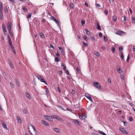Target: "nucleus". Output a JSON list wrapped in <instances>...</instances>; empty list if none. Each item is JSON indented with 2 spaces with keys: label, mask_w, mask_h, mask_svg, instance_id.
I'll list each match as a JSON object with an SVG mask.
<instances>
[{
  "label": "nucleus",
  "mask_w": 135,
  "mask_h": 135,
  "mask_svg": "<svg viewBox=\"0 0 135 135\" xmlns=\"http://www.w3.org/2000/svg\"><path fill=\"white\" fill-rule=\"evenodd\" d=\"M40 35L41 37L42 38H44V36L43 34L42 33H40Z\"/></svg>",
  "instance_id": "e433bc0d"
},
{
  "label": "nucleus",
  "mask_w": 135,
  "mask_h": 135,
  "mask_svg": "<svg viewBox=\"0 0 135 135\" xmlns=\"http://www.w3.org/2000/svg\"><path fill=\"white\" fill-rule=\"evenodd\" d=\"M121 59H122L123 60H124V56L122 53L121 54Z\"/></svg>",
  "instance_id": "473e14b6"
},
{
  "label": "nucleus",
  "mask_w": 135,
  "mask_h": 135,
  "mask_svg": "<svg viewBox=\"0 0 135 135\" xmlns=\"http://www.w3.org/2000/svg\"><path fill=\"white\" fill-rule=\"evenodd\" d=\"M85 31L86 32V33L87 35H89L90 34V32L88 30L86 29L85 30Z\"/></svg>",
  "instance_id": "393cba45"
},
{
  "label": "nucleus",
  "mask_w": 135,
  "mask_h": 135,
  "mask_svg": "<svg viewBox=\"0 0 135 135\" xmlns=\"http://www.w3.org/2000/svg\"><path fill=\"white\" fill-rule=\"evenodd\" d=\"M3 7H2V3H0V12H1L3 11Z\"/></svg>",
  "instance_id": "dca6fc26"
},
{
  "label": "nucleus",
  "mask_w": 135,
  "mask_h": 135,
  "mask_svg": "<svg viewBox=\"0 0 135 135\" xmlns=\"http://www.w3.org/2000/svg\"><path fill=\"white\" fill-rule=\"evenodd\" d=\"M86 118V116L85 115H80L79 116V118L81 119H83Z\"/></svg>",
  "instance_id": "2eb2a0df"
},
{
  "label": "nucleus",
  "mask_w": 135,
  "mask_h": 135,
  "mask_svg": "<svg viewBox=\"0 0 135 135\" xmlns=\"http://www.w3.org/2000/svg\"><path fill=\"white\" fill-rule=\"evenodd\" d=\"M22 8L24 12H27V9L25 6H23L22 7Z\"/></svg>",
  "instance_id": "412c9836"
},
{
  "label": "nucleus",
  "mask_w": 135,
  "mask_h": 135,
  "mask_svg": "<svg viewBox=\"0 0 135 135\" xmlns=\"http://www.w3.org/2000/svg\"><path fill=\"white\" fill-rule=\"evenodd\" d=\"M44 117L45 118L50 121H52L53 120L52 117L51 116L46 115L44 116Z\"/></svg>",
  "instance_id": "39448f33"
},
{
  "label": "nucleus",
  "mask_w": 135,
  "mask_h": 135,
  "mask_svg": "<svg viewBox=\"0 0 135 135\" xmlns=\"http://www.w3.org/2000/svg\"><path fill=\"white\" fill-rule=\"evenodd\" d=\"M129 120L130 121H133V119L131 116L129 117Z\"/></svg>",
  "instance_id": "c03bdc74"
},
{
  "label": "nucleus",
  "mask_w": 135,
  "mask_h": 135,
  "mask_svg": "<svg viewBox=\"0 0 135 135\" xmlns=\"http://www.w3.org/2000/svg\"><path fill=\"white\" fill-rule=\"evenodd\" d=\"M123 49V48L121 47H119V49L120 50V51H122Z\"/></svg>",
  "instance_id": "864d4df0"
},
{
  "label": "nucleus",
  "mask_w": 135,
  "mask_h": 135,
  "mask_svg": "<svg viewBox=\"0 0 135 135\" xmlns=\"http://www.w3.org/2000/svg\"><path fill=\"white\" fill-rule=\"evenodd\" d=\"M2 27L4 32V34L6 35L7 32V30L5 26L4 23L2 25Z\"/></svg>",
  "instance_id": "423d86ee"
},
{
  "label": "nucleus",
  "mask_w": 135,
  "mask_h": 135,
  "mask_svg": "<svg viewBox=\"0 0 135 135\" xmlns=\"http://www.w3.org/2000/svg\"><path fill=\"white\" fill-rule=\"evenodd\" d=\"M118 67L119 68L117 70V71L119 73H120V71H122V70H121L119 66H118Z\"/></svg>",
  "instance_id": "c85d7f7f"
},
{
  "label": "nucleus",
  "mask_w": 135,
  "mask_h": 135,
  "mask_svg": "<svg viewBox=\"0 0 135 135\" xmlns=\"http://www.w3.org/2000/svg\"><path fill=\"white\" fill-rule=\"evenodd\" d=\"M9 65L12 68H13V65L12 63H11L10 64H9Z\"/></svg>",
  "instance_id": "09e8293b"
},
{
  "label": "nucleus",
  "mask_w": 135,
  "mask_h": 135,
  "mask_svg": "<svg viewBox=\"0 0 135 135\" xmlns=\"http://www.w3.org/2000/svg\"><path fill=\"white\" fill-rule=\"evenodd\" d=\"M83 38L84 39L86 40V39L87 38V37L85 36H83Z\"/></svg>",
  "instance_id": "680f3d73"
},
{
  "label": "nucleus",
  "mask_w": 135,
  "mask_h": 135,
  "mask_svg": "<svg viewBox=\"0 0 135 135\" xmlns=\"http://www.w3.org/2000/svg\"><path fill=\"white\" fill-rule=\"evenodd\" d=\"M55 119H56L57 120L59 119V117L58 116L55 115H53L52 116Z\"/></svg>",
  "instance_id": "b1692460"
},
{
  "label": "nucleus",
  "mask_w": 135,
  "mask_h": 135,
  "mask_svg": "<svg viewBox=\"0 0 135 135\" xmlns=\"http://www.w3.org/2000/svg\"><path fill=\"white\" fill-rule=\"evenodd\" d=\"M17 118L18 119V122L20 123H22V120L18 116L17 117Z\"/></svg>",
  "instance_id": "a211bd4d"
},
{
  "label": "nucleus",
  "mask_w": 135,
  "mask_h": 135,
  "mask_svg": "<svg viewBox=\"0 0 135 135\" xmlns=\"http://www.w3.org/2000/svg\"><path fill=\"white\" fill-rule=\"evenodd\" d=\"M28 129V131L30 133L31 135H33L32 133L31 132V131L30 129V128H32L34 132H35V135H36L37 134V132L34 126L32 125L28 124L27 126Z\"/></svg>",
  "instance_id": "f257e3e1"
},
{
  "label": "nucleus",
  "mask_w": 135,
  "mask_h": 135,
  "mask_svg": "<svg viewBox=\"0 0 135 135\" xmlns=\"http://www.w3.org/2000/svg\"><path fill=\"white\" fill-rule=\"evenodd\" d=\"M98 132L100 134H102L103 135H107L103 131H101L99 130Z\"/></svg>",
  "instance_id": "5701e85b"
},
{
  "label": "nucleus",
  "mask_w": 135,
  "mask_h": 135,
  "mask_svg": "<svg viewBox=\"0 0 135 135\" xmlns=\"http://www.w3.org/2000/svg\"><path fill=\"white\" fill-rule=\"evenodd\" d=\"M59 50L60 51L61 53L63 54H64L65 52L64 51L63 49L61 47H59Z\"/></svg>",
  "instance_id": "4468645a"
},
{
  "label": "nucleus",
  "mask_w": 135,
  "mask_h": 135,
  "mask_svg": "<svg viewBox=\"0 0 135 135\" xmlns=\"http://www.w3.org/2000/svg\"><path fill=\"white\" fill-rule=\"evenodd\" d=\"M57 89H58V92L60 93L61 90H60V87H57Z\"/></svg>",
  "instance_id": "6e6d98bb"
},
{
  "label": "nucleus",
  "mask_w": 135,
  "mask_h": 135,
  "mask_svg": "<svg viewBox=\"0 0 135 135\" xmlns=\"http://www.w3.org/2000/svg\"><path fill=\"white\" fill-rule=\"evenodd\" d=\"M57 25L59 26V21L56 19L54 21Z\"/></svg>",
  "instance_id": "bb28decb"
},
{
  "label": "nucleus",
  "mask_w": 135,
  "mask_h": 135,
  "mask_svg": "<svg viewBox=\"0 0 135 135\" xmlns=\"http://www.w3.org/2000/svg\"><path fill=\"white\" fill-rule=\"evenodd\" d=\"M91 38V39L94 40L95 39V38L93 36H91L90 37Z\"/></svg>",
  "instance_id": "774afa93"
},
{
  "label": "nucleus",
  "mask_w": 135,
  "mask_h": 135,
  "mask_svg": "<svg viewBox=\"0 0 135 135\" xmlns=\"http://www.w3.org/2000/svg\"><path fill=\"white\" fill-rule=\"evenodd\" d=\"M11 48L12 49V51L15 54L16 52H15V50L14 47H11Z\"/></svg>",
  "instance_id": "c756f323"
},
{
  "label": "nucleus",
  "mask_w": 135,
  "mask_h": 135,
  "mask_svg": "<svg viewBox=\"0 0 135 135\" xmlns=\"http://www.w3.org/2000/svg\"><path fill=\"white\" fill-rule=\"evenodd\" d=\"M4 10H5V12H7V11H8V10L7 8V7H5V8H4Z\"/></svg>",
  "instance_id": "0e129e2a"
},
{
  "label": "nucleus",
  "mask_w": 135,
  "mask_h": 135,
  "mask_svg": "<svg viewBox=\"0 0 135 135\" xmlns=\"http://www.w3.org/2000/svg\"><path fill=\"white\" fill-rule=\"evenodd\" d=\"M105 13L106 15H107L108 14V11L107 10L105 9L104 10Z\"/></svg>",
  "instance_id": "5fc2aeb1"
},
{
  "label": "nucleus",
  "mask_w": 135,
  "mask_h": 135,
  "mask_svg": "<svg viewBox=\"0 0 135 135\" xmlns=\"http://www.w3.org/2000/svg\"><path fill=\"white\" fill-rule=\"evenodd\" d=\"M45 92L46 94L47 95H49V90L48 88H46L45 90Z\"/></svg>",
  "instance_id": "aec40b11"
},
{
  "label": "nucleus",
  "mask_w": 135,
  "mask_h": 135,
  "mask_svg": "<svg viewBox=\"0 0 135 135\" xmlns=\"http://www.w3.org/2000/svg\"><path fill=\"white\" fill-rule=\"evenodd\" d=\"M108 82L109 83H111V80L109 78L108 79Z\"/></svg>",
  "instance_id": "bf43d9fd"
},
{
  "label": "nucleus",
  "mask_w": 135,
  "mask_h": 135,
  "mask_svg": "<svg viewBox=\"0 0 135 135\" xmlns=\"http://www.w3.org/2000/svg\"><path fill=\"white\" fill-rule=\"evenodd\" d=\"M50 19L51 20H53L54 21L56 19V18H55V17L52 16H51Z\"/></svg>",
  "instance_id": "72a5a7b5"
},
{
  "label": "nucleus",
  "mask_w": 135,
  "mask_h": 135,
  "mask_svg": "<svg viewBox=\"0 0 135 135\" xmlns=\"http://www.w3.org/2000/svg\"><path fill=\"white\" fill-rule=\"evenodd\" d=\"M85 97L89 99L90 101L92 102L93 100L91 97H90V95L88 93H85Z\"/></svg>",
  "instance_id": "20e7f679"
},
{
  "label": "nucleus",
  "mask_w": 135,
  "mask_h": 135,
  "mask_svg": "<svg viewBox=\"0 0 135 135\" xmlns=\"http://www.w3.org/2000/svg\"><path fill=\"white\" fill-rule=\"evenodd\" d=\"M59 119H58V120H59L61 121L62 122L63 121V119H62V118H60V117H59Z\"/></svg>",
  "instance_id": "338daca9"
},
{
  "label": "nucleus",
  "mask_w": 135,
  "mask_h": 135,
  "mask_svg": "<svg viewBox=\"0 0 135 135\" xmlns=\"http://www.w3.org/2000/svg\"><path fill=\"white\" fill-rule=\"evenodd\" d=\"M16 83L17 84V86L18 87H19L20 86L19 81H18L17 79H15Z\"/></svg>",
  "instance_id": "f3484780"
},
{
  "label": "nucleus",
  "mask_w": 135,
  "mask_h": 135,
  "mask_svg": "<svg viewBox=\"0 0 135 135\" xmlns=\"http://www.w3.org/2000/svg\"><path fill=\"white\" fill-rule=\"evenodd\" d=\"M36 76L38 79L40 80L41 81L44 82L47 85V82L45 81V79L43 77L39 75L37 76Z\"/></svg>",
  "instance_id": "f03ea898"
},
{
  "label": "nucleus",
  "mask_w": 135,
  "mask_h": 135,
  "mask_svg": "<svg viewBox=\"0 0 135 135\" xmlns=\"http://www.w3.org/2000/svg\"><path fill=\"white\" fill-rule=\"evenodd\" d=\"M2 12V11L0 12V18L1 20L3 19V14Z\"/></svg>",
  "instance_id": "a878e982"
},
{
  "label": "nucleus",
  "mask_w": 135,
  "mask_h": 135,
  "mask_svg": "<svg viewBox=\"0 0 135 135\" xmlns=\"http://www.w3.org/2000/svg\"><path fill=\"white\" fill-rule=\"evenodd\" d=\"M126 33L125 32L122 31L120 30L119 31H118L116 33V34L120 35H122L124 33Z\"/></svg>",
  "instance_id": "1a4fd4ad"
},
{
  "label": "nucleus",
  "mask_w": 135,
  "mask_h": 135,
  "mask_svg": "<svg viewBox=\"0 0 135 135\" xmlns=\"http://www.w3.org/2000/svg\"><path fill=\"white\" fill-rule=\"evenodd\" d=\"M53 129L54 131L57 133H59L60 131L59 129L56 128H53Z\"/></svg>",
  "instance_id": "ddd939ff"
},
{
  "label": "nucleus",
  "mask_w": 135,
  "mask_h": 135,
  "mask_svg": "<svg viewBox=\"0 0 135 135\" xmlns=\"http://www.w3.org/2000/svg\"><path fill=\"white\" fill-rule=\"evenodd\" d=\"M81 23L83 26L84 24H85V21L84 20H82L81 21Z\"/></svg>",
  "instance_id": "ea45409f"
},
{
  "label": "nucleus",
  "mask_w": 135,
  "mask_h": 135,
  "mask_svg": "<svg viewBox=\"0 0 135 135\" xmlns=\"http://www.w3.org/2000/svg\"><path fill=\"white\" fill-rule=\"evenodd\" d=\"M65 72H66V74L67 75H69V71H68L67 70H66L65 71Z\"/></svg>",
  "instance_id": "8fccbe9b"
},
{
  "label": "nucleus",
  "mask_w": 135,
  "mask_h": 135,
  "mask_svg": "<svg viewBox=\"0 0 135 135\" xmlns=\"http://www.w3.org/2000/svg\"><path fill=\"white\" fill-rule=\"evenodd\" d=\"M71 93L73 94H75V92L73 89H72Z\"/></svg>",
  "instance_id": "4d7b16f0"
},
{
  "label": "nucleus",
  "mask_w": 135,
  "mask_h": 135,
  "mask_svg": "<svg viewBox=\"0 0 135 135\" xmlns=\"http://www.w3.org/2000/svg\"><path fill=\"white\" fill-rule=\"evenodd\" d=\"M41 123L44 125H45L48 127L49 126V124L48 123L46 122L44 120H42L41 121Z\"/></svg>",
  "instance_id": "0eeeda50"
},
{
  "label": "nucleus",
  "mask_w": 135,
  "mask_h": 135,
  "mask_svg": "<svg viewBox=\"0 0 135 135\" xmlns=\"http://www.w3.org/2000/svg\"><path fill=\"white\" fill-rule=\"evenodd\" d=\"M113 19L114 21H115L117 20V17L116 16H113Z\"/></svg>",
  "instance_id": "c9c22d12"
},
{
  "label": "nucleus",
  "mask_w": 135,
  "mask_h": 135,
  "mask_svg": "<svg viewBox=\"0 0 135 135\" xmlns=\"http://www.w3.org/2000/svg\"><path fill=\"white\" fill-rule=\"evenodd\" d=\"M111 50H112V51L113 52H115V48L113 47H112V48Z\"/></svg>",
  "instance_id": "79ce46f5"
},
{
  "label": "nucleus",
  "mask_w": 135,
  "mask_h": 135,
  "mask_svg": "<svg viewBox=\"0 0 135 135\" xmlns=\"http://www.w3.org/2000/svg\"><path fill=\"white\" fill-rule=\"evenodd\" d=\"M93 84L96 88L99 89H101L100 85L98 83L94 82L93 83Z\"/></svg>",
  "instance_id": "7ed1b4c3"
},
{
  "label": "nucleus",
  "mask_w": 135,
  "mask_h": 135,
  "mask_svg": "<svg viewBox=\"0 0 135 135\" xmlns=\"http://www.w3.org/2000/svg\"><path fill=\"white\" fill-rule=\"evenodd\" d=\"M119 129L123 133L127 134H128L127 132L126 131V130L124 128H121Z\"/></svg>",
  "instance_id": "9d476101"
},
{
  "label": "nucleus",
  "mask_w": 135,
  "mask_h": 135,
  "mask_svg": "<svg viewBox=\"0 0 135 135\" xmlns=\"http://www.w3.org/2000/svg\"><path fill=\"white\" fill-rule=\"evenodd\" d=\"M94 54L95 55L97 56H99V54L98 52H95L94 53Z\"/></svg>",
  "instance_id": "37998d69"
},
{
  "label": "nucleus",
  "mask_w": 135,
  "mask_h": 135,
  "mask_svg": "<svg viewBox=\"0 0 135 135\" xmlns=\"http://www.w3.org/2000/svg\"><path fill=\"white\" fill-rule=\"evenodd\" d=\"M22 111L24 112L25 113L27 114L28 113L27 110L25 109H23Z\"/></svg>",
  "instance_id": "2f4dec72"
},
{
  "label": "nucleus",
  "mask_w": 135,
  "mask_h": 135,
  "mask_svg": "<svg viewBox=\"0 0 135 135\" xmlns=\"http://www.w3.org/2000/svg\"><path fill=\"white\" fill-rule=\"evenodd\" d=\"M11 23L9 22H8L7 23V28L8 30H11Z\"/></svg>",
  "instance_id": "9b49d317"
},
{
  "label": "nucleus",
  "mask_w": 135,
  "mask_h": 135,
  "mask_svg": "<svg viewBox=\"0 0 135 135\" xmlns=\"http://www.w3.org/2000/svg\"><path fill=\"white\" fill-rule=\"evenodd\" d=\"M104 40L105 41H107V40H108V38L105 36H104Z\"/></svg>",
  "instance_id": "13d9d810"
},
{
  "label": "nucleus",
  "mask_w": 135,
  "mask_h": 135,
  "mask_svg": "<svg viewBox=\"0 0 135 135\" xmlns=\"http://www.w3.org/2000/svg\"><path fill=\"white\" fill-rule=\"evenodd\" d=\"M114 2V0H109V2L110 3H113Z\"/></svg>",
  "instance_id": "e2e57ef3"
},
{
  "label": "nucleus",
  "mask_w": 135,
  "mask_h": 135,
  "mask_svg": "<svg viewBox=\"0 0 135 135\" xmlns=\"http://www.w3.org/2000/svg\"><path fill=\"white\" fill-rule=\"evenodd\" d=\"M1 122L2 123V124L3 127L6 129L8 130V129L7 128L6 123L2 121H1Z\"/></svg>",
  "instance_id": "6e6552de"
},
{
  "label": "nucleus",
  "mask_w": 135,
  "mask_h": 135,
  "mask_svg": "<svg viewBox=\"0 0 135 135\" xmlns=\"http://www.w3.org/2000/svg\"><path fill=\"white\" fill-rule=\"evenodd\" d=\"M66 109L67 110H68L69 111L71 112H72V109H70L68 108H66Z\"/></svg>",
  "instance_id": "603ef678"
},
{
  "label": "nucleus",
  "mask_w": 135,
  "mask_h": 135,
  "mask_svg": "<svg viewBox=\"0 0 135 135\" xmlns=\"http://www.w3.org/2000/svg\"><path fill=\"white\" fill-rule=\"evenodd\" d=\"M56 54L57 57H60V55L58 53V52H57L56 53Z\"/></svg>",
  "instance_id": "3c124183"
},
{
  "label": "nucleus",
  "mask_w": 135,
  "mask_h": 135,
  "mask_svg": "<svg viewBox=\"0 0 135 135\" xmlns=\"http://www.w3.org/2000/svg\"><path fill=\"white\" fill-rule=\"evenodd\" d=\"M60 61V59L58 57H56L55 58V62H58Z\"/></svg>",
  "instance_id": "6ab92c4d"
},
{
  "label": "nucleus",
  "mask_w": 135,
  "mask_h": 135,
  "mask_svg": "<svg viewBox=\"0 0 135 135\" xmlns=\"http://www.w3.org/2000/svg\"><path fill=\"white\" fill-rule=\"evenodd\" d=\"M8 61L9 63V64L12 63L11 60L10 59H8Z\"/></svg>",
  "instance_id": "a19ab883"
},
{
  "label": "nucleus",
  "mask_w": 135,
  "mask_h": 135,
  "mask_svg": "<svg viewBox=\"0 0 135 135\" xmlns=\"http://www.w3.org/2000/svg\"><path fill=\"white\" fill-rule=\"evenodd\" d=\"M73 122L75 123L76 124L78 125H80V122L78 121L77 119H73Z\"/></svg>",
  "instance_id": "f8f14e48"
},
{
  "label": "nucleus",
  "mask_w": 135,
  "mask_h": 135,
  "mask_svg": "<svg viewBox=\"0 0 135 135\" xmlns=\"http://www.w3.org/2000/svg\"><path fill=\"white\" fill-rule=\"evenodd\" d=\"M8 42L9 43V45L10 46V47H13V45H12L11 41H9V42Z\"/></svg>",
  "instance_id": "4c0bfd02"
},
{
  "label": "nucleus",
  "mask_w": 135,
  "mask_h": 135,
  "mask_svg": "<svg viewBox=\"0 0 135 135\" xmlns=\"http://www.w3.org/2000/svg\"><path fill=\"white\" fill-rule=\"evenodd\" d=\"M76 71H77L79 72H79L80 71V70L79 69V68H76Z\"/></svg>",
  "instance_id": "69168bd1"
},
{
  "label": "nucleus",
  "mask_w": 135,
  "mask_h": 135,
  "mask_svg": "<svg viewBox=\"0 0 135 135\" xmlns=\"http://www.w3.org/2000/svg\"><path fill=\"white\" fill-rule=\"evenodd\" d=\"M31 13H29L28 15H27V18H30L31 17Z\"/></svg>",
  "instance_id": "f704fd0d"
},
{
  "label": "nucleus",
  "mask_w": 135,
  "mask_h": 135,
  "mask_svg": "<svg viewBox=\"0 0 135 135\" xmlns=\"http://www.w3.org/2000/svg\"><path fill=\"white\" fill-rule=\"evenodd\" d=\"M96 6L97 7H99L100 6V5L99 4H96Z\"/></svg>",
  "instance_id": "052dcab7"
},
{
  "label": "nucleus",
  "mask_w": 135,
  "mask_h": 135,
  "mask_svg": "<svg viewBox=\"0 0 135 135\" xmlns=\"http://www.w3.org/2000/svg\"><path fill=\"white\" fill-rule=\"evenodd\" d=\"M8 42L11 41V38L9 37V35H8Z\"/></svg>",
  "instance_id": "a18cd8bd"
},
{
  "label": "nucleus",
  "mask_w": 135,
  "mask_h": 135,
  "mask_svg": "<svg viewBox=\"0 0 135 135\" xmlns=\"http://www.w3.org/2000/svg\"><path fill=\"white\" fill-rule=\"evenodd\" d=\"M84 46L86 47L88 46V44L86 43H85L84 42H83Z\"/></svg>",
  "instance_id": "de8ad7c7"
},
{
  "label": "nucleus",
  "mask_w": 135,
  "mask_h": 135,
  "mask_svg": "<svg viewBox=\"0 0 135 135\" xmlns=\"http://www.w3.org/2000/svg\"><path fill=\"white\" fill-rule=\"evenodd\" d=\"M97 28L99 30H101V28L100 26L98 24V23H97Z\"/></svg>",
  "instance_id": "cd10ccee"
},
{
  "label": "nucleus",
  "mask_w": 135,
  "mask_h": 135,
  "mask_svg": "<svg viewBox=\"0 0 135 135\" xmlns=\"http://www.w3.org/2000/svg\"><path fill=\"white\" fill-rule=\"evenodd\" d=\"M26 97L29 98V99H30L31 98V96L30 95V94L27 93V92H26Z\"/></svg>",
  "instance_id": "4be33fe9"
},
{
  "label": "nucleus",
  "mask_w": 135,
  "mask_h": 135,
  "mask_svg": "<svg viewBox=\"0 0 135 135\" xmlns=\"http://www.w3.org/2000/svg\"><path fill=\"white\" fill-rule=\"evenodd\" d=\"M129 60V55H128L127 56V57L126 61H127V62H128Z\"/></svg>",
  "instance_id": "49530a36"
},
{
  "label": "nucleus",
  "mask_w": 135,
  "mask_h": 135,
  "mask_svg": "<svg viewBox=\"0 0 135 135\" xmlns=\"http://www.w3.org/2000/svg\"><path fill=\"white\" fill-rule=\"evenodd\" d=\"M10 84L12 88H14V85L12 82H10Z\"/></svg>",
  "instance_id": "58836bf2"
},
{
  "label": "nucleus",
  "mask_w": 135,
  "mask_h": 135,
  "mask_svg": "<svg viewBox=\"0 0 135 135\" xmlns=\"http://www.w3.org/2000/svg\"><path fill=\"white\" fill-rule=\"evenodd\" d=\"M70 7L71 8H72V9L74 7V5L73 3H70Z\"/></svg>",
  "instance_id": "7c9ffc66"
}]
</instances>
